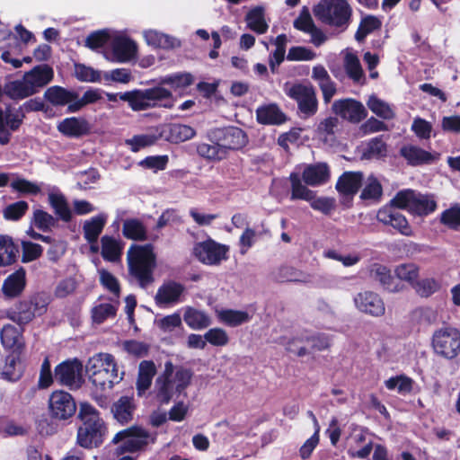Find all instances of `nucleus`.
I'll use <instances>...</instances> for the list:
<instances>
[{
  "mask_svg": "<svg viewBox=\"0 0 460 460\" xmlns=\"http://www.w3.org/2000/svg\"><path fill=\"white\" fill-rule=\"evenodd\" d=\"M4 92L10 98L14 100H22L34 94L24 75L22 79L7 83L4 86Z\"/></svg>",
  "mask_w": 460,
  "mask_h": 460,
  "instance_id": "obj_42",
  "label": "nucleus"
},
{
  "mask_svg": "<svg viewBox=\"0 0 460 460\" xmlns=\"http://www.w3.org/2000/svg\"><path fill=\"white\" fill-rule=\"evenodd\" d=\"M158 137L155 135L141 134L126 140V145L132 152H138L141 149L153 146Z\"/></svg>",
  "mask_w": 460,
  "mask_h": 460,
  "instance_id": "obj_63",
  "label": "nucleus"
},
{
  "mask_svg": "<svg viewBox=\"0 0 460 460\" xmlns=\"http://www.w3.org/2000/svg\"><path fill=\"white\" fill-rule=\"evenodd\" d=\"M155 372L156 368L153 361L145 360L140 363L137 381L138 395H142L150 387Z\"/></svg>",
  "mask_w": 460,
  "mask_h": 460,
  "instance_id": "obj_40",
  "label": "nucleus"
},
{
  "mask_svg": "<svg viewBox=\"0 0 460 460\" xmlns=\"http://www.w3.org/2000/svg\"><path fill=\"white\" fill-rule=\"evenodd\" d=\"M185 287L177 281H164L157 289L155 296V304L161 307H170L182 301Z\"/></svg>",
  "mask_w": 460,
  "mask_h": 460,
  "instance_id": "obj_14",
  "label": "nucleus"
},
{
  "mask_svg": "<svg viewBox=\"0 0 460 460\" xmlns=\"http://www.w3.org/2000/svg\"><path fill=\"white\" fill-rule=\"evenodd\" d=\"M342 54L343 67L349 78L356 84H365V73L357 54L350 49H346Z\"/></svg>",
  "mask_w": 460,
  "mask_h": 460,
  "instance_id": "obj_24",
  "label": "nucleus"
},
{
  "mask_svg": "<svg viewBox=\"0 0 460 460\" xmlns=\"http://www.w3.org/2000/svg\"><path fill=\"white\" fill-rule=\"evenodd\" d=\"M440 222L451 229L460 226V206L456 204L441 213Z\"/></svg>",
  "mask_w": 460,
  "mask_h": 460,
  "instance_id": "obj_64",
  "label": "nucleus"
},
{
  "mask_svg": "<svg viewBox=\"0 0 460 460\" xmlns=\"http://www.w3.org/2000/svg\"><path fill=\"white\" fill-rule=\"evenodd\" d=\"M1 341L4 347L19 352L23 345L22 332L11 324H6L1 331Z\"/></svg>",
  "mask_w": 460,
  "mask_h": 460,
  "instance_id": "obj_35",
  "label": "nucleus"
},
{
  "mask_svg": "<svg viewBox=\"0 0 460 460\" xmlns=\"http://www.w3.org/2000/svg\"><path fill=\"white\" fill-rule=\"evenodd\" d=\"M48 302L33 298L20 302L16 309L10 314V319L19 325L29 323L36 315L43 314L47 310Z\"/></svg>",
  "mask_w": 460,
  "mask_h": 460,
  "instance_id": "obj_13",
  "label": "nucleus"
},
{
  "mask_svg": "<svg viewBox=\"0 0 460 460\" xmlns=\"http://www.w3.org/2000/svg\"><path fill=\"white\" fill-rule=\"evenodd\" d=\"M25 283V270L20 269L5 279L2 286L3 293L6 297H15L22 292Z\"/></svg>",
  "mask_w": 460,
  "mask_h": 460,
  "instance_id": "obj_30",
  "label": "nucleus"
},
{
  "mask_svg": "<svg viewBox=\"0 0 460 460\" xmlns=\"http://www.w3.org/2000/svg\"><path fill=\"white\" fill-rule=\"evenodd\" d=\"M400 154L409 164L414 166L431 164L438 158V154L430 153L414 145L402 146L400 150Z\"/></svg>",
  "mask_w": 460,
  "mask_h": 460,
  "instance_id": "obj_23",
  "label": "nucleus"
},
{
  "mask_svg": "<svg viewBox=\"0 0 460 460\" xmlns=\"http://www.w3.org/2000/svg\"><path fill=\"white\" fill-rule=\"evenodd\" d=\"M118 309V302H97L91 310L92 320L95 324L115 317Z\"/></svg>",
  "mask_w": 460,
  "mask_h": 460,
  "instance_id": "obj_39",
  "label": "nucleus"
},
{
  "mask_svg": "<svg viewBox=\"0 0 460 460\" xmlns=\"http://www.w3.org/2000/svg\"><path fill=\"white\" fill-rule=\"evenodd\" d=\"M83 365L77 359L66 360L55 368V378L63 385L78 387L82 382Z\"/></svg>",
  "mask_w": 460,
  "mask_h": 460,
  "instance_id": "obj_15",
  "label": "nucleus"
},
{
  "mask_svg": "<svg viewBox=\"0 0 460 460\" xmlns=\"http://www.w3.org/2000/svg\"><path fill=\"white\" fill-rule=\"evenodd\" d=\"M123 234L131 240H145L146 231L143 224L137 219H128L123 224Z\"/></svg>",
  "mask_w": 460,
  "mask_h": 460,
  "instance_id": "obj_56",
  "label": "nucleus"
},
{
  "mask_svg": "<svg viewBox=\"0 0 460 460\" xmlns=\"http://www.w3.org/2000/svg\"><path fill=\"white\" fill-rule=\"evenodd\" d=\"M196 131L190 126L180 123L166 125L163 128L160 136L168 142L178 144L191 139Z\"/></svg>",
  "mask_w": 460,
  "mask_h": 460,
  "instance_id": "obj_22",
  "label": "nucleus"
},
{
  "mask_svg": "<svg viewBox=\"0 0 460 460\" xmlns=\"http://www.w3.org/2000/svg\"><path fill=\"white\" fill-rule=\"evenodd\" d=\"M129 273L136 278L142 288L154 282L153 271L156 265V256L151 244H133L127 252Z\"/></svg>",
  "mask_w": 460,
  "mask_h": 460,
  "instance_id": "obj_3",
  "label": "nucleus"
},
{
  "mask_svg": "<svg viewBox=\"0 0 460 460\" xmlns=\"http://www.w3.org/2000/svg\"><path fill=\"white\" fill-rule=\"evenodd\" d=\"M394 208L396 207L391 202V206H385L380 208L376 214L377 220L385 226H393L402 235H413L412 228L409 225L406 217Z\"/></svg>",
  "mask_w": 460,
  "mask_h": 460,
  "instance_id": "obj_16",
  "label": "nucleus"
},
{
  "mask_svg": "<svg viewBox=\"0 0 460 460\" xmlns=\"http://www.w3.org/2000/svg\"><path fill=\"white\" fill-rule=\"evenodd\" d=\"M101 242L102 256L104 260L114 262L120 259L122 247L117 239L104 235Z\"/></svg>",
  "mask_w": 460,
  "mask_h": 460,
  "instance_id": "obj_50",
  "label": "nucleus"
},
{
  "mask_svg": "<svg viewBox=\"0 0 460 460\" xmlns=\"http://www.w3.org/2000/svg\"><path fill=\"white\" fill-rule=\"evenodd\" d=\"M283 90L288 97L296 101L299 111L305 117L316 112L317 100L315 91L311 84L286 83Z\"/></svg>",
  "mask_w": 460,
  "mask_h": 460,
  "instance_id": "obj_8",
  "label": "nucleus"
},
{
  "mask_svg": "<svg viewBox=\"0 0 460 460\" xmlns=\"http://www.w3.org/2000/svg\"><path fill=\"white\" fill-rule=\"evenodd\" d=\"M215 314L219 323L230 327L248 323L252 318L249 313L243 310L216 309Z\"/></svg>",
  "mask_w": 460,
  "mask_h": 460,
  "instance_id": "obj_31",
  "label": "nucleus"
},
{
  "mask_svg": "<svg viewBox=\"0 0 460 460\" xmlns=\"http://www.w3.org/2000/svg\"><path fill=\"white\" fill-rule=\"evenodd\" d=\"M381 21L376 16H367L359 23L358 29L355 34L358 41L363 40L366 36L381 27Z\"/></svg>",
  "mask_w": 460,
  "mask_h": 460,
  "instance_id": "obj_59",
  "label": "nucleus"
},
{
  "mask_svg": "<svg viewBox=\"0 0 460 460\" xmlns=\"http://www.w3.org/2000/svg\"><path fill=\"white\" fill-rule=\"evenodd\" d=\"M229 247L208 238L196 243L192 249V254L200 263L208 266H217L226 261Z\"/></svg>",
  "mask_w": 460,
  "mask_h": 460,
  "instance_id": "obj_9",
  "label": "nucleus"
},
{
  "mask_svg": "<svg viewBox=\"0 0 460 460\" xmlns=\"http://www.w3.org/2000/svg\"><path fill=\"white\" fill-rule=\"evenodd\" d=\"M330 174V168L327 164L316 163L305 166L302 179L306 185L315 187L328 182Z\"/></svg>",
  "mask_w": 460,
  "mask_h": 460,
  "instance_id": "obj_19",
  "label": "nucleus"
},
{
  "mask_svg": "<svg viewBox=\"0 0 460 460\" xmlns=\"http://www.w3.org/2000/svg\"><path fill=\"white\" fill-rule=\"evenodd\" d=\"M246 26L257 34H264L269 29L265 10L261 6L252 8L245 15Z\"/></svg>",
  "mask_w": 460,
  "mask_h": 460,
  "instance_id": "obj_34",
  "label": "nucleus"
},
{
  "mask_svg": "<svg viewBox=\"0 0 460 460\" xmlns=\"http://www.w3.org/2000/svg\"><path fill=\"white\" fill-rule=\"evenodd\" d=\"M76 411V403L73 396L63 390L52 392L49 399V411L50 416L58 420L71 418Z\"/></svg>",
  "mask_w": 460,
  "mask_h": 460,
  "instance_id": "obj_11",
  "label": "nucleus"
},
{
  "mask_svg": "<svg viewBox=\"0 0 460 460\" xmlns=\"http://www.w3.org/2000/svg\"><path fill=\"white\" fill-rule=\"evenodd\" d=\"M18 252L17 246L12 237L0 235V266H7L15 261Z\"/></svg>",
  "mask_w": 460,
  "mask_h": 460,
  "instance_id": "obj_48",
  "label": "nucleus"
},
{
  "mask_svg": "<svg viewBox=\"0 0 460 460\" xmlns=\"http://www.w3.org/2000/svg\"><path fill=\"white\" fill-rule=\"evenodd\" d=\"M155 441V436L140 427H130L118 432L112 438L113 444H119L118 454L134 453L142 450Z\"/></svg>",
  "mask_w": 460,
  "mask_h": 460,
  "instance_id": "obj_7",
  "label": "nucleus"
},
{
  "mask_svg": "<svg viewBox=\"0 0 460 460\" xmlns=\"http://www.w3.org/2000/svg\"><path fill=\"white\" fill-rule=\"evenodd\" d=\"M137 54V45L130 38L118 34L111 40V47L103 50L105 59L113 63H128Z\"/></svg>",
  "mask_w": 460,
  "mask_h": 460,
  "instance_id": "obj_10",
  "label": "nucleus"
},
{
  "mask_svg": "<svg viewBox=\"0 0 460 460\" xmlns=\"http://www.w3.org/2000/svg\"><path fill=\"white\" fill-rule=\"evenodd\" d=\"M367 105L374 114L383 119H392L394 117L393 107L375 94L368 97Z\"/></svg>",
  "mask_w": 460,
  "mask_h": 460,
  "instance_id": "obj_49",
  "label": "nucleus"
},
{
  "mask_svg": "<svg viewBox=\"0 0 460 460\" xmlns=\"http://www.w3.org/2000/svg\"><path fill=\"white\" fill-rule=\"evenodd\" d=\"M10 186L13 190L26 195H37L41 190V187L38 183L20 177L13 179Z\"/></svg>",
  "mask_w": 460,
  "mask_h": 460,
  "instance_id": "obj_61",
  "label": "nucleus"
},
{
  "mask_svg": "<svg viewBox=\"0 0 460 460\" xmlns=\"http://www.w3.org/2000/svg\"><path fill=\"white\" fill-rule=\"evenodd\" d=\"M192 373L171 361L164 364V372L156 378L155 394L160 404H168L173 395L180 394L190 384Z\"/></svg>",
  "mask_w": 460,
  "mask_h": 460,
  "instance_id": "obj_1",
  "label": "nucleus"
},
{
  "mask_svg": "<svg viewBox=\"0 0 460 460\" xmlns=\"http://www.w3.org/2000/svg\"><path fill=\"white\" fill-rule=\"evenodd\" d=\"M34 93L51 82L54 76L53 69L48 65L37 66L23 75Z\"/></svg>",
  "mask_w": 460,
  "mask_h": 460,
  "instance_id": "obj_25",
  "label": "nucleus"
},
{
  "mask_svg": "<svg viewBox=\"0 0 460 460\" xmlns=\"http://www.w3.org/2000/svg\"><path fill=\"white\" fill-rule=\"evenodd\" d=\"M413 289L420 297H429L433 294L438 292L441 288V282L436 278H425L417 280L413 284Z\"/></svg>",
  "mask_w": 460,
  "mask_h": 460,
  "instance_id": "obj_53",
  "label": "nucleus"
},
{
  "mask_svg": "<svg viewBox=\"0 0 460 460\" xmlns=\"http://www.w3.org/2000/svg\"><path fill=\"white\" fill-rule=\"evenodd\" d=\"M363 156L367 159L383 156L386 152V146L381 137H375L363 146Z\"/></svg>",
  "mask_w": 460,
  "mask_h": 460,
  "instance_id": "obj_58",
  "label": "nucleus"
},
{
  "mask_svg": "<svg viewBox=\"0 0 460 460\" xmlns=\"http://www.w3.org/2000/svg\"><path fill=\"white\" fill-rule=\"evenodd\" d=\"M434 352L445 358L453 359L460 354V330L453 326L437 329L431 338Z\"/></svg>",
  "mask_w": 460,
  "mask_h": 460,
  "instance_id": "obj_6",
  "label": "nucleus"
},
{
  "mask_svg": "<svg viewBox=\"0 0 460 460\" xmlns=\"http://www.w3.org/2000/svg\"><path fill=\"white\" fill-rule=\"evenodd\" d=\"M75 75L81 82L99 83L102 78L101 71L83 64L75 66Z\"/></svg>",
  "mask_w": 460,
  "mask_h": 460,
  "instance_id": "obj_60",
  "label": "nucleus"
},
{
  "mask_svg": "<svg viewBox=\"0 0 460 460\" xmlns=\"http://www.w3.org/2000/svg\"><path fill=\"white\" fill-rule=\"evenodd\" d=\"M118 369L114 357L109 353H98L91 357L86 364V372L106 371Z\"/></svg>",
  "mask_w": 460,
  "mask_h": 460,
  "instance_id": "obj_41",
  "label": "nucleus"
},
{
  "mask_svg": "<svg viewBox=\"0 0 460 460\" xmlns=\"http://www.w3.org/2000/svg\"><path fill=\"white\" fill-rule=\"evenodd\" d=\"M413 381L411 378L399 375L392 376L385 380V385L390 391H396L398 394L405 395L411 392Z\"/></svg>",
  "mask_w": 460,
  "mask_h": 460,
  "instance_id": "obj_54",
  "label": "nucleus"
},
{
  "mask_svg": "<svg viewBox=\"0 0 460 460\" xmlns=\"http://www.w3.org/2000/svg\"><path fill=\"white\" fill-rule=\"evenodd\" d=\"M45 98L54 105H70L76 99V93L60 86L49 87L45 92Z\"/></svg>",
  "mask_w": 460,
  "mask_h": 460,
  "instance_id": "obj_44",
  "label": "nucleus"
},
{
  "mask_svg": "<svg viewBox=\"0 0 460 460\" xmlns=\"http://www.w3.org/2000/svg\"><path fill=\"white\" fill-rule=\"evenodd\" d=\"M289 180L291 182V199H303L309 202L314 198L315 192L302 183L299 172L290 173Z\"/></svg>",
  "mask_w": 460,
  "mask_h": 460,
  "instance_id": "obj_51",
  "label": "nucleus"
},
{
  "mask_svg": "<svg viewBox=\"0 0 460 460\" xmlns=\"http://www.w3.org/2000/svg\"><path fill=\"white\" fill-rule=\"evenodd\" d=\"M353 302L355 307L362 314L372 317H381L385 314L383 298L376 292L365 290L358 293Z\"/></svg>",
  "mask_w": 460,
  "mask_h": 460,
  "instance_id": "obj_12",
  "label": "nucleus"
},
{
  "mask_svg": "<svg viewBox=\"0 0 460 460\" xmlns=\"http://www.w3.org/2000/svg\"><path fill=\"white\" fill-rule=\"evenodd\" d=\"M107 221V215L100 213L84 223V236L88 243H94L98 240L99 235Z\"/></svg>",
  "mask_w": 460,
  "mask_h": 460,
  "instance_id": "obj_36",
  "label": "nucleus"
},
{
  "mask_svg": "<svg viewBox=\"0 0 460 460\" xmlns=\"http://www.w3.org/2000/svg\"><path fill=\"white\" fill-rule=\"evenodd\" d=\"M332 110L335 114L353 123L359 122L367 115L364 105L353 99L335 101L332 104Z\"/></svg>",
  "mask_w": 460,
  "mask_h": 460,
  "instance_id": "obj_18",
  "label": "nucleus"
},
{
  "mask_svg": "<svg viewBox=\"0 0 460 460\" xmlns=\"http://www.w3.org/2000/svg\"><path fill=\"white\" fill-rule=\"evenodd\" d=\"M276 46L275 50L270 56L269 63L272 71L279 66L285 59L286 46L288 43V37L286 34H279L273 40Z\"/></svg>",
  "mask_w": 460,
  "mask_h": 460,
  "instance_id": "obj_55",
  "label": "nucleus"
},
{
  "mask_svg": "<svg viewBox=\"0 0 460 460\" xmlns=\"http://www.w3.org/2000/svg\"><path fill=\"white\" fill-rule=\"evenodd\" d=\"M101 98V92L98 89H91L86 91L81 98H78V95L76 94V99L75 102L68 106V111L76 112L84 106L94 103Z\"/></svg>",
  "mask_w": 460,
  "mask_h": 460,
  "instance_id": "obj_62",
  "label": "nucleus"
},
{
  "mask_svg": "<svg viewBox=\"0 0 460 460\" xmlns=\"http://www.w3.org/2000/svg\"><path fill=\"white\" fill-rule=\"evenodd\" d=\"M136 410V404L133 396H121L111 407V412L114 419L121 424L129 422Z\"/></svg>",
  "mask_w": 460,
  "mask_h": 460,
  "instance_id": "obj_28",
  "label": "nucleus"
},
{
  "mask_svg": "<svg viewBox=\"0 0 460 460\" xmlns=\"http://www.w3.org/2000/svg\"><path fill=\"white\" fill-rule=\"evenodd\" d=\"M219 143L228 155L229 150L242 148L247 143L245 133L239 128L229 127L219 131Z\"/></svg>",
  "mask_w": 460,
  "mask_h": 460,
  "instance_id": "obj_20",
  "label": "nucleus"
},
{
  "mask_svg": "<svg viewBox=\"0 0 460 460\" xmlns=\"http://www.w3.org/2000/svg\"><path fill=\"white\" fill-rule=\"evenodd\" d=\"M194 78L190 73H175L168 75L160 79V84L169 85L175 93H180L191 85Z\"/></svg>",
  "mask_w": 460,
  "mask_h": 460,
  "instance_id": "obj_43",
  "label": "nucleus"
},
{
  "mask_svg": "<svg viewBox=\"0 0 460 460\" xmlns=\"http://www.w3.org/2000/svg\"><path fill=\"white\" fill-rule=\"evenodd\" d=\"M90 125L84 118L71 117L63 119L58 125V129L63 135L70 137H79L90 131Z\"/></svg>",
  "mask_w": 460,
  "mask_h": 460,
  "instance_id": "obj_27",
  "label": "nucleus"
},
{
  "mask_svg": "<svg viewBox=\"0 0 460 460\" xmlns=\"http://www.w3.org/2000/svg\"><path fill=\"white\" fill-rule=\"evenodd\" d=\"M394 273L398 279L413 287L420 274V267L414 263H402L395 268Z\"/></svg>",
  "mask_w": 460,
  "mask_h": 460,
  "instance_id": "obj_57",
  "label": "nucleus"
},
{
  "mask_svg": "<svg viewBox=\"0 0 460 460\" xmlns=\"http://www.w3.org/2000/svg\"><path fill=\"white\" fill-rule=\"evenodd\" d=\"M183 320L192 330H203L212 323L211 318L206 312L191 306L185 307Z\"/></svg>",
  "mask_w": 460,
  "mask_h": 460,
  "instance_id": "obj_33",
  "label": "nucleus"
},
{
  "mask_svg": "<svg viewBox=\"0 0 460 460\" xmlns=\"http://www.w3.org/2000/svg\"><path fill=\"white\" fill-rule=\"evenodd\" d=\"M49 202L57 216H58L63 221H70L72 217V211L65 196L60 191L57 190L49 191Z\"/></svg>",
  "mask_w": 460,
  "mask_h": 460,
  "instance_id": "obj_38",
  "label": "nucleus"
},
{
  "mask_svg": "<svg viewBox=\"0 0 460 460\" xmlns=\"http://www.w3.org/2000/svg\"><path fill=\"white\" fill-rule=\"evenodd\" d=\"M78 419L81 420V425L91 426H106L105 421L100 416L99 411L87 402H80Z\"/></svg>",
  "mask_w": 460,
  "mask_h": 460,
  "instance_id": "obj_46",
  "label": "nucleus"
},
{
  "mask_svg": "<svg viewBox=\"0 0 460 460\" xmlns=\"http://www.w3.org/2000/svg\"><path fill=\"white\" fill-rule=\"evenodd\" d=\"M90 382L95 387L96 391H105L111 389L114 384L121 380L118 369H106V371H97L87 373Z\"/></svg>",
  "mask_w": 460,
  "mask_h": 460,
  "instance_id": "obj_29",
  "label": "nucleus"
},
{
  "mask_svg": "<svg viewBox=\"0 0 460 460\" xmlns=\"http://www.w3.org/2000/svg\"><path fill=\"white\" fill-rule=\"evenodd\" d=\"M107 434V426L80 425L76 432V444L91 449L102 444Z\"/></svg>",
  "mask_w": 460,
  "mask_h": 460,
  "instance_id": "obj_17",
  "label": "nucleus"
},
{
  "mask_svg": "<svg viewBox=\"0 0 460 460\" xmlns=\"http://www.w3.org/2000/svg\"><path fill=\"white\" fill-rule=\"evenodd\" d=\"M397 208L406 209L417 216H427L437 208V201L433 195L421 194L411 190L398 192L392 199Z\"/></svg>",
  "mask_w": 460,
  "mask_h": 460,
  "instance_id": "obj_5",
  "label": "nucleus"
},
{
  "mask_svg": "<svg viewBox=\"0 0 460 460\" xmlns=\"http://www.w3.org/2000/svg\"><path fill=\"white\" fill-rule=\"evenodd\" d=\"M143 37L146 43L154 49H173L181 47L180 40L157 30H145Z\"/></svg>",
  "mask_w": 460,
  "mask_h": 460,
  "instance_id": "obj_21",
  "label": "nucleus"
},
{
  "mask_svg": "<svg viewBox=\"0 0 460 460\" xmlns=\"http://www.w3.org/2000/svg\"><path fill=\"white\" fill-rule=\"evenodd\" d=\"M23 367L19 356L10 354L5 358L4 365L1 367V376L7 381H17L22 375Z\"/></svg>",
  "mask_w": 460,
  "mask_h": 460,
  "instance_id": "obj_37",
  "label": "nucleus"
},
{
  "mask_svg": "<svg viewBox=\"0 0 460 460\" xmlns=\"http://www.w3.org/2000/svg\"><path fill=\"white\" fill-rule=\"evenodd\" d=\"M256 114L261 124H280L285 120L284 114L276 104L261 106L257 109Z\"/></svg>",
  "mask_w": 460,
  "mask_h": 460,
  "instance_id": "obj_47",
  "label": "nucleus"
},
{
  "mask_svg": "<svg viewBox=\"0 0 460 460\" xmlns=\"http://www.w3.org/2000/svg\"><path fill=\"white\" fill-rule=\"evenodd\" d=\"M197 153L199 156L210 161H220L227 157L224 147L221 146L219 142L213 144H198Z\"/></svg>",
  "mask_w": 460,
  "mask_h": 460,
  "instance_id": "obj_52",
  "label": "nucleus"
},
{
  "mask_svg": "<svg viewBox=\"0 0 460 460\" xmlns=\"http://www.w3.org/2000/svg\"><path fill=\"white\" fill-rule=\"evenodd\" d=\"M383 189L379 181L370 175L366 180L361 194L360 199L368 204L378 202L382 197Z\"/></svg>",
  "mask_w": 460,
  "mask_h": 460,
  "instance_id": "obj_45",
  "label": "nucleus"
},
{
  "mask_svg": "<svg viewBox=\"0 0 460 460\" xmlns=\"http://www.w3.org/2000/svg\"><path fill=\"white\" fill-rule=\"evenodd\" d=\"M369 276L387 291L396 293L402 290V285L394 284V279L390 270L380 263H373L369 266Z\"/></svg>",
  "mask_w": 460,
  "mask_h": 460,
  "instance_id": "obj_26",
  "label": "nucleus"
},
{
  "mask_svg": "<svg viewBox=\"0 0 460 460\" xmlns=\"http://www.w3.org/2000/svg\"><path fill=\"white\" fill-rule=\"evenodd\" d=\"M363 175L361 172H346L336 183L337 190L344 195H354L362 185Z\"/></svg>",
  "mask_w": 460,
  "mask_h": 460,
  "instance_id": "obj_32",
  "label": "nucleus"
},
{
  "mask_svg": "<svg viewBox=\"0 0 460 460\" xmlns=\"http://www.w3.org/2000/svg\"><path fill=\"white\" fill-rule=\"evenodd\" d=\"M119 99L128 102L133 111L156 107L172 109L176 102L172 92L160 83L155 87L123 93L119 95Z\"/></svg>",
  "mask_w": 460,
  "mask_h": 460,
  "instance_id": "obj_2",
  "label": "nucleus"
},
{
  "mask_svg": "<svg viewBox=\"0 0 460 460\" xmlns=\"http://www.w3.org/2000/svg\"><path fill=\"white\" fill-rule=\"evenodd\" d=\"M314 13L324 24L343 31L351 22L352 7L347 0H321Z\"/></svg>",
  "mask_w": 460,
  "mask_h": 460,
  "instance_id": "obj_4",
  "label": "nucleus"
}]
</instances>
